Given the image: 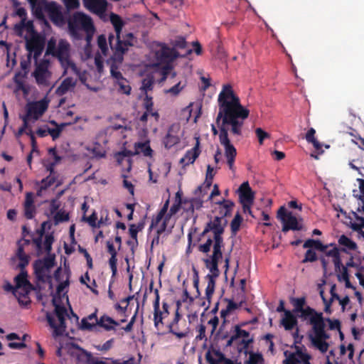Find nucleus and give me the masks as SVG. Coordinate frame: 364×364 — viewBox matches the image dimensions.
Returning <instances> with one entry per match:
<instances>
[{
	"instance_id": "1",
	"label": "nucleus",
	"mask_w": 364,
	"mask_h": 364,
	"mask_svg": "<svg viewBox=\"0 0 364 364\" xmlns=\"http://www.w3.org/2000/svg\"><path fill=\"white\" fill-rule=\"evenodd\" d=\"M218 113L215 122L220 129L219 140L225 148V157L235 158L237 151L230 143L228 132L232 135L240 136L250 110L241 105L240 97L230 84L223 85L218 95Z\"/></svg>"
},
{
	"instance_id": "2",
	"label": "nucleus",
	"mask_w": 364,
	"mask_h": 364,
	"mask_svg": "<svg viewBox=\"0 0 364 364\" xmlns=\"http://www.w3.org/2000/svg\"><path fill=\"white\" fill-rule=\"evenodd\" d=\"M290 303L295 307V312H301V315H299V318L307 321V323L312 326L315 334V338L312 341L314 345L321 353H326L328 348V344L326 340L329 338V336L325 331L326 324L323 314L317 312L309 306H306L305 296L291 297L290 298Z\"/></svg>"
},
{
	"instance_id": "3",
	"label": "nucleus",
	"mask_w": 364,
	"mask_h": 364,
	"mask_svg": "<svg viewBox=\"0 0 364 364\" xmlns=\"http://www.w3.org/2000/svg\"><path fill=\"white\" fill-rule=\"evenodd\" d=\"M68 26L70 35L75 38H79V31H84L87 34V41L95 31L91 17L82 12L73 14L68 21Z\"/></svg>"
},
{
	"instance_id": "4",
	"label": "nucleus",
	"mask_w": 364,
	"mask_h": 364,
	"mask_svg": "<svg viewBox=\"0 0 364 364\" xmlns=\"http://www.w3.org/2000/svg\"><path fill=\"white\" fill-rule=\"evenodd\" d=\"M68 316L67 309L64 306L55 304L54 314L46 312V320L53 328V336H63L66 329L65 317Z\"/></svg>"
},
{
	"instance_id": "5",
	"label": "nucleus",
	"mask_w": 364,
	"mask_h": 364,
	"mask_svg": "<svg viewBox=\"0 0 364 364\" xmlns=\"http://www.w3.org/2000/svg\"><path fill=\"white\" fill-rule=\"evenodd\" d=\"M203 262L205 267L210 271V274H208L205 277L208 280L205 289V297L210 303L215 288V279L220 275V270L218 269L219 259L208 257L203 259Z\"/></svg>"
},
{
	"instance_id": "6",
	"label": "nucleus",
	"mask_w": 364,
	"mask_h": 364,
	"mask_svg": "<svg viewBox=\"0 0 364 364\" xmlns=\"http://www.w3.org/2000/svg\"><path fill=\"white\" fill-rule=\"evenodd\" d=\"M48 107V103L44 100L28 102L25 106L26 114L19 117L21 120L34 122L45 113Z\"/></svg>"
},
{
	"instance_id": "7",
	"label": "nucleus",
	"mask_w": 364,
	"mask_h": 364,
	"mask_svg": "<svg viewBox=\"0 0 364 364\" xmlns=\"http://www.w3.org/2000/svg\"><path fill=\"white\" fill-rule=\"evenodd\" d=\"M70 43L65 39H60L58 41L56 51L53 55L54 57L58 58L64 69V73L67 72L68 68H71L74 71L77 70L75 64L70 60Z\"/></svg>"
},
{
	"instance_id": "8",
	"label": "nucleus",
	"mask_w": 364,
	"mask_h": 364,
	"mask_svg": "<svg viewBox=\"0 0 364 364\" xmlns=\"http://www.w3.org/2000/svg\"><path fill=\"white\" fill-rule=\"evenodd\" d=\"M277 218L282 223V231L287 232L289 230H301L302 224L298 222L296 216L291 212H287L284 206L279 208L277 211Z\"/></svg>"
},
{
	"instance_id": "9",
	"label": "nucleus",
	"mask_w": 364,
	"mask_h": 364,
	"mask_svg": "<svg viewBox=\"0 0 364 364\" xmlns=\"http://www.w3.org/2000/svg\"><path fill=\"white\" fill-rule=\"evenodd\" d=\"M210 220L206 223L200 237H204L209 232H213V237H222L228 221L221 216L212 217L208 215Z\"/></svg>"
},
{
	"instance_id": "10",
	"label": "nucleus",
	"mask_w": 364,
	"mask_h": 364,
	"mask_svg": "<svg viewBox=\"0 0 364 364\" xmlns=\"http://www.w3.org/2000/svg\"><path fill=\"white\" fill-rule=\"evenodd\" d=\"M45 43V37L38 33H33L30 38L26 39V48L29 53V58L33 53L34 59L37 60L43 53Z\"/></svg>"
},
{
	"instance_id": "11",
	"label": "nucleus",
	"mask_w": 364,
	"mask_h": 364,
	"mask_svg": "<svg viewBox=\"0 0 364 364\" xmlns=\"http://www.w3.org/2000/svg\"><path fill=\"white\" fill-rule=\"evenodd\" d=\"M295 352H284L286 359L284 360V364H311V355L303 351V348L295 346Z\"/></svg>"
},
{
	"instance_id": "12",
	"label": "nucleus",
	"mask_w": 364,
	"mask_h": 364,
	"mask_svg": "<svg viewBox=\"0 0 364 364\" xmlns=\"http://www.w3.org/2000/svg\"><path fill=\"white\" fill-rule=\"evenodd\" d=\"M15 287L21 289L19 294L22 296H26L33 289L32 284L28 279L27 271L20 270V273L14 277Z\"/></svg>"
},
{
	"instance_id": "13",
	"label": "nucleus",
	"mask_w": 364,
	"mask_h": 364,
	"mask_svg": "<svg viewBox=\"0 0 364 364\" xmlns=\"http://www.w3.org/2000/svg\"><path fill=\"white\" fill-rule=\"evenodd\" d=\"M178 57L175 48H171L165 44L161 45L159 50L155 52V58L158 64H168Z\"/></svg>"
},
{
	"instance_id": "14",
	"label": "nucleus",
	"mask_w": 364,
	"mask_h": 364,
	"mask_svg": "<svg viewBox=\"0 0 364 364\" xmlns=\"http://www.w3.org/2000/svg\"><path fill=\"white\" fill-rule=\"evenodd\" d=\"M45 11L48 13L50 21L57 26L64 24L65 19L60 9L59 6L55 2H48L45 4Z\"/></svg>"
},
{
	"instance_id": "15",
	"label": "nucleus",
	"mask_w": 364,
	"mask_h": 364,
	"mask_svg": "<svg viewBox=\"0 0 364 364\" xmlns=\"http://www.w3.org/2000/svg\"><path fill=\"white\" fill-rule=\"evenodd\" d=\"M180 129L179 124H173L168 127L167 134L163 139V144L166 149H170L180 142L178 136Z\"/></svg>"
},
{
	"instance_id": "16",
	"label": "nucleus",
	"mask_w": 364,
	"mask_h": 364,
	"mask_svg": "<svg viewBox=\"0 0 364 364\" xmlns=\"http://www.w3.org/2000/svg\"><path fill=\"white\" fill-rule=\"evenodd\" d=\"M292 311H285L284 314L281 319V325L283 326L286 331H291L298 324L297 317L301 315V312H295V307Z\"/></svg>"
},
{
	"instance_id": "17",
	"label": "nucleus",
	"mask_w": 364,
	"mask_h": 364,
	"mask_svg": "<svg viewBox=\"0 0 364 364\" xmlns=\"http://www.w3.org/2000/svg\"><path fill=\"white\" fill-rule=\"evenodd\" d=\"M114 40V36L113 34H110L109 36V43L112 49H114V53L113 56L111 57L109 60L107 61L108 64H114L118 65V68L122 63L124 60V54L127 52L126 48H122L120 46V43L118 44V47L114 46L113 41Z\"/></svg>"
},
{
	"instance_id": "18",
	"label": "nucleus",
	"mask_w": 364,
	"mask_h": 364,
	"mask_svg": "<svg viewBox=\"0 0 364 364\" xmlns=\"http://www.w3.org/2000/svg\"><path fill=\"white\" fill-rule=\"evenodd\" d=\"M240 203H253L255 193L250 186L248 181L243 182L237 190Z\"/></svg>"
},
{
	"instance_id": "19",
	"label": "nucleus",
	"mask_w": 364,
	"mask_h": 364,
	"mask_svg": "<svg viewBox=\"0 0 364 364\" xmlns=\"http://www.w3.org/2000/svg\"><path fill=\"white\" fill-rule=\"evenodd\" d=\"M85 6L94 14H103L107 8V0H83Z\"/></svg>"
},
{
	"instance_id": "20",
	"label": "nucleus",
	"mask_w": 364,
	"mask_h": 364,
	"mask_svg": "<svg viewBox=\"0 0 364 364\" xmlns=\"http://www.w3.org/2000/svg\"><path fill=\"white\" fill-rule=\"evenodd\" d=\"M199 138H196V143L193 148L188 150L184 156L180 160V163L183 166H187L194 163L196 159L200 154Z\"/></svg>"
},
{
	"instance_id": "21",
	"label": "nucleus",
	"mask_w": 364,
	"mask_h": 364,
	"mask_svg": "<svg viewBox=\"0 0 364 364\" xmlns=\"http://www.w3.org/2000/svg\"><path fill=\"white\" fill-rule=\"evenodd\" d=\"M97 309H95V312L81 320V329L90 331L97 326V322H99V318L97 316Z\"/></svg>"
},
{
	"instance_id": "22",
	"label": "nucleus",
	"mask_w": 364,
	"mask_h": 364,
	"mask_svg": "<svg viewBox=\"0 0 364 364\" xmlns=\"http://www.w3.org/2000/svg\"><path fill=\"white\" fill-rule=\"evenodd\" d=\"M97 326L104 328L107 331H114L115 327L119 325V323L107 315H103L97 322Z\"/></svg>"
},
{
	"instance_id": "23",
	"label": "nucleus",
	"mask_w": 364,
	"mask_h": 364,
	"mask_svg": "<svg viewBox=\"0 0 364 364\" xmlns=\"http://www.w3.org/2000/svg\"><path fill=\"white\" fill-rule=\"evenodd\" d=\"M48 71L47 65L45 63H40L37 65L33 75L36 78V82L39 85H43L46 82V73Z\"/></svg>"
},
{
	"instance_id": "24",
	"label": "nucleus",
	"mask_w": 364,
	"mask_h": 364,
	"mask_svg": "<svg viewBox=\"0 0 364 364\" xmlns=\"http://www.w3.org/2000/svg\"><path fill=\"white\" fill-rule=\"evenodd\" d=\"M326 255L333 258L336 271H340L343 269L344 266L342 264L339 250L337 247L334 246L332 250L326 252Z\"/></svg>"
},
{
	"instance_id": "25",
	"label": "nucleus",
	"mask_w": 364,
	"mask_h": 364,
	"mask_svg": "<svg viewBox=\"0 0 364 364\" xmlns=\"http://www.w3.org/2000/svg\"><path fill=\"white\" fill-rule=\"evenodd\" d=\"M213 254L209 257L210 258L220 259L223 257L222 249L224 247L223 238L213 237Z\"/></svg>"
},
{
	"instance_id": "26",
	"label": "nucleus",
	"mask_w": 364,
	"mask_h": 364,
	"mask_svg": "<svg viewBox=\"0 0 364 364\" xmlns=\"http://www.w3.org/2000/svg\"><path fill=\"white\" fill-rule=\"evenodd\" d=\"M33 269L38 280L44 282L48 270L43 265L41 259H37L34 262Z\"/></svg>"
},
{
	"instance_id": "27",
	"label": "nucleus",
	"mask_w": 364,
	"mask_h": 364,
	"mask_svg": "<svg viewBox=\"0 0 364 364\" xmlns=\"http://www.w3.org/2000/svg\"><path fill=\"white\" fill-rule=\"evenodd\" d=\"M217 204L220 205V213L223 218H225L226 217L230 215L232 208L235 205L232 201L225 199H223L222 201L218 202Z\"/></svg>"
},
{
	"instance_id": "28",
	"label": "nucleus",
	"mask_w": 364,
	"mask_h": 364,
	"mask_svg": "<svg viewBox=\"0 0 364 364\" xmlns=\"http://www.w3.org/2000/svg\"><path fill=\"white\" fill-rule=\"evenodd\" d=\"M135 154L143 153L145 156H151L153 150L149 145V141L144 142H136L134 144Z\"/></svg>"
},
{
	"instance_id": "29",
	"label": "nucleus",
	"mask_w": 364,
	"mask_h": 364,
	"mask_svg": "<svg viewBox=\"0 0 364 364\" xmlns=\"http://www.w3.org/2000/svg\"><path fill=\"white\" fill-rule=\"evenodd\" d=\"M216 354L219 355V360L215 359L210 354V352H208L205 355V358L207 362L209 364H234V362L228 358H225L224 355L219 351L216 352Z\"/></svg>"
},
{
	"instance_id": "30",
	"label": "nucleus",
	"mask_w": 364,
	"mask_h": 364,
	"mask_svg": "<svg viewBox=\"0 0 364 364\" xmlns=\"http://www.w3.org/2000/svg\"><path fill=\"white\" fill-rule=\"evenodd\" d=\"M109 19L114 28V31L116 33V36L119 38V35L121 34L122 28L124 26V22L122 19V18L116 14L111 13L109 15Z\"/></svg>"
},
{
	"instance_id": "31",
	"label": "nucleus",
	"mask_w": 364,
	"mask_h": 364,
	"mask_svg": "<svg viewBox=\"0 0 364 364\" xmlns=\"http://www.w3.org/2000/svg\"><path fill=\"white\" fill-rule=\"evenodd\" d=\"M340 245L343 246L342 251L346 252V249L349 250H355L358 247L357 244L345 235H342L338 239Z\"/></svg>"
},
{
	"instance_id": "32",
	"label": "nucleus",
	"mask_w": 364,
	"mask_h": 364,
	"mask_svg": "<svg viewBox=\"0 0 364 364\" xmlns=\"http://www.w3.org/2000/svg\"><path fill=\"white\" fill-rule=\"evenodd\" d=\"M134 38V36L132 33H127L122 40H121L120 35H119V38L116 36V43L114 46L118 47V44L120 43L122 48H126V51H127L129 47L133 46Z\"/></svg>"
},
{
	"instance_id": "33",
	"label": "nucleus",
	"mask_w": 364,
	"mask_h": 364,
	"mask_svg": "<svg viewBox=\"0 0 364 364\" xmlns=\"http://www.w3.org/2000/svg\"><path fill=\"white\" fill-rule=\"evenodd\" d=\"M154 102L151 97H149L146 95L144 100V107L146 109V112L149 114V115L154 117L156 121H158L159 119V114L157 111H153Z\"/></svg>"
},
{
	"instance_id": "34",
	"label": "nucleus",
	"mask_w": 364,
	"mask_h": 364,
	"mask_svg": "<svg viewBox=\"0 0 364 364\" xmlns=\"http://www.w3.org/2000/svg\"><path fill=\"white\" fill-rule=\"evenodd\" d=\"M316 130L314 128H310L306 134L305 139L308 143L312 144L315 149L319 151L322 148V145L315 138Z\"/></svg>"
},
{
	"instance_id": "35",
	"label": "nucleus",
	"mask_w": 364,
	"mask_h": 364,
	"mask_svg": "<svg viewBox=\"0 0 364 364\" xmlns=\"http://www.w3.org/2000/svg\"><path fill=\"white\" fill-rule=\"evenodd\" d=\"M162 309H163V311H161V309H159V316H160V318H161V320L159 321H156V318H155V311H154V326L156 328H159V325L160 324H163V319L164 318H166V316H168L169 314V311H168V309H169V306L168 304L165 302V301H163L162 303Z\"/></svg>"
},
{
	"instance_id": "36",
	"label": "nucleus",
	"mask_w": 364,
	"mask_h": 364,
	"mask_svg": "<svg viewBox=\"0 0 364 364\" xmlns=\"http://www.w3.org/2000/svg\"><path fill=\"white\" fill-rule=\"evenodd\" d=\"M75 85V82L73 81V79L72 77H67L62 82L58 88V90L61 94H65L70 87H74Z\"/></svg>"
},
{
	"instance_id": "37",
	"label": "nucleus",
	"mask_w": 364,
	"mask_h": 364,
	"mask_svg": "<svg viewBox=\"0 0 364 364\" xmlns=\"http://www.w3.org/2000/svg\"><path fill=\"white\" fill-rule=\"evenodd\" d=\"M180 319V314L178 311V309H176V312L175 314V318H173L171 323L168 325L169 332L172 334L175 335L178 338H182L186 336L187 333L183 332H176L173 330V325L178 323V321Z\"/></svg>"
},
{
	"instance_id": "38",
	"label": "nucleus",
	"mask_w": 364,
	"mask_h": 364,
	"mask_svg": "<svg viewBox=\"0 0 364 364\" xmlns=\"http://www.w3.org/2000/svg\"><path fill=\"white\" fill-rule=\"evenodd\" d=\"M242 220V217L239 213L235 215L234 218L230 223V228L232 235H235L238 232Z\"/></svg>"
},
{
	"instance_id": "39",
	"label": "nucleus",
	"mask_w": 364,
	"mask_h": 364,
	"mask_svg": "<svg viewBox=\"0 0 364 364\" xmlns=\"http://www.w3.org/2000/svg\"><path fill=\"white\" fill-rule=\"evenodd\" d=\"M116 84L119 86L118 92L129 95L131 92L132 88L129 85V81L124 78L123 80H120Z\"/></svg>"
},
{
	"instance_id": "40",
	"label": "nucleus",
	"mask_w": 364,
	"mask_h": 364,
	"mask_svg": "<svg viewBox=\"0 0 364 364\" xmlns=\"http://www.w3.org/2000/svg\"><path fill=\"white\" fill-rule=\"evenodd\" d=\"M232 333H234V338H236L237 340L240 338H251L250 332L240 328V325H235L233 327Z\"/></svg>"
},
{
	"instance_id": "41",
	"label": "nucleus",
	"mask_w": 364,
	"mask_h": 364,
	"mask_svg": "<svg viewBox=\"0 0 364 364\" xmlns=\"http://www.w3.org/2000/svg\"><path fill=\"white\" fill-rule=\"evenodd\" d=\"M110 74L111 76L115 80V82L123 80L125 78L123 77L122 73L119 70L118 65H116V63L110 65Z\"/></svg>"
},
{
	"instance_id": "42",
	"label": "nucleus",
	"mask_w": 364,
	"mask_h": 364,
	"mask_svg": "<svg viewBox=\"0 0 364 364\" xmlns=\"http://www.w3.org/2000/svg\"><path fill=\"white\" fill-rule=\"evenodd\" d=\"M154 294H155V300L154 301V303H153V307H154V310L155 311V318L156 321H159L161 320V318H160V313H159V303H160V296H159V290L157 289H156L154 290Z\"/></svg>"
},
{
	"instance_id": "43",
	"label": "nucleus",
	"mask_w": 364,
	"mask_h": 364,
	"mask_svg": "<svg viewBox=\"0 0 364 364\" xmlns=\"http://www.w3.org/2000/svg\"><path fill=\"white\" fill-rule=\"evenodd\" d=\"M16 259H18V263L16 267V269H19L22 271H26V267L28 265L30 262V256H21L16 257Z\"/></svg>"
},
{
	"instance_id": "44",
	"label": "nucleus",
	"mask_w": 364,
	"mask_h": 364,
	"mask_svg": "<svg viewBox=\"0 0 364 364\" xmlns=\"http://www.w3.org/2000/svg\"><path fill=\"white\" fill-rule=\"evenodd\" d=\"M185 85H181V82H177L175 85L168 90H165L166 94H170L172 96H177L181 91L184 88Z\"/></svg>"
},
{
	"instance_id": "45",
	"label": "nucleus",
	"mask_w": 364,
	"mask_h": 364,
	"mask_svg": "<svg viewBox=\"0 0 364 364\" xmlns=\"http://www.w3.org/2000/svg\"><path fill=\"white\" fill-rule=\"evenodd\" d=\"M69 220V214L65 211H58L54 215V222L57 225L59 223L66 222Z\"/></svg>"
},
{
	"instance_id": "46",
	"label": "nucleus",
	"mask_w": 364,
	"mask_h": 364,
	"mask_svg": "<svg viewBox=\"0 0 364 364\" xmlns=\"http://www.w3.org/2000/svg\"><path fill=\"white\" fill-rule=\"evenodd\" d=\"M17 250L16 251L15 255L11 258V262H15L16 260V257L21 256H28V255L26 254L24 252L23 245L21 243V240L17 241Z\"/></svg>"
},
{
	"instance_id": "47",
	"label": "nucleus",
	"mask_w": 364,
	"mask_h": 364,
	"mask_svg": "<svg viewBox=\"0 0 364 364\" xmlns=\"http://www.w3.org/2000/svg\"><path fill=\"white\" fill-rule=\"evenodd\" d=\"M43 265L49 271L55 265V255H48L41 259Z\"/></svg>"
},
{
	"instance_id": "48",
	"label": "nucleus",
	"mask_w": 364,
	"mask_h": 364,
	"mask_svg": "<svg viewBox=\"0 0 364 364\" xmlns=\"http://www.w3.org/2000/svg\"><path fill=\"white\" fill-rule=\"evenodd\" d=\"M84 218L88 223V224L92 228H100L102 224V220H100L98 223H97V216L95 212H93L88 218Z\"/></svg>"
},
{
	"instance_id": "49",
	"label": "nucleus",
	"mask_w": 364,
	"mask_h": 364,
	"mask_svg": "<svg viewBox=\"0 0 364 364\" xmlns=\"http://www.w3.org/2000/svg\"><path fill=\"white\" fill-rule=\"evenodd\" d=\"M54 242V237L53 234H48L45 237L44 246L45 250L48 254H50L52 250V244Z\"/></svg>"
},
{
	"instance_id": "50",
	"label": "nucleus",
	"mask_w": 364,
	"mask_h": 364,
	"mask_svg": "<svg viewBox=\"0 0 364 364\" xmlns=\"http://www.w3.org/2000/svg\"><path fill=\"white\" fill-rule=\"evenodd\" d=\"M36 210L35 205H24V216L26 219H33L35 216Z\"/></svg>"
},
{
	"instance_id": "51",
	"label": "nucleus",
	"mask_w": 364,
	"mask_h": 364,
	"mask_svg": "<svg viewBox=\"0 0 364 364\" xmlns=\"http://www.w3.org/2000/svg\"><path fill=\"white\" fill-rule=\"evenodd\" d=\"M255 134L258 138L259 144H262L265 139L270 138V135L267 132L264 131L262 128H257Z\"/></svg>"
},
{
	"instance_id": "52",
	"label": "nucleus",
	"mask_w": 364,
	"mask_h": 364,
	"mask_svg": "<svg viewBox=\"0 0 364 364\" xmlns=\"http://www.w3.org/2000/svg\"><path fill=\"white\" fill-rule=\"evenodd\" d=\"M316 259H317L316 253L314 250L309 249L306 252L305 256H304V259L302 260V262L303 263H306V262H315Z\"/></svg>"
},
{
	"instance_id": "53",
	"label": "nucleus",
	"mask_w": 364,
	"mask_h": 364,
	"mask_svg": "<svg viewBox=\"0 0 364 364\" xmlns=\"http://www.w3.org/2000/svg\"><path fill=\"white\" fill-rule=\"evenodd\" d=\"M57 46H56V41L54 38H51L47 44V48H46V54L47 55H53L55 54V52L56 51Z\"/></svg>"
},
{
	"instance_id": "54",
	"label": "nucleus",
	"mask_w": 364,
	"mask_h": 364,
	"mask_svg": "<svg viewBox=\"0 0 364 364\" xmlns=\"http://www.w3.org/2000/svg\"><path fill=\"white\" fill-rule=\"evenodd\" d=\"M213 243H214L213 239L209 237L204 244L199 245L198 250L203 253H208Z\"/></svg>"
},
{
	"instance_id": "55",
	"label": "nucleus",
	"mask_w": 364,
	"mask_h": 364,
	"mask_svg": "<svg viewBox=\"0 0 364 364\" xmlns=\"http://www.w3.org/2000/svg\"><path fill=\"white\" fill-rule=\"evenodd\" d=\"M141 228H142V225H139L136 226L134 224H132L129 226V232L130 237L132 239L135 240L136 242H137L138 232L141 230Z\"/></svg>"
},
{
	"instance_id": "56",
	"label": "nucleus",
	"mask_w": 364,
	"mask_h": 364,
	"mask_svg": "<svg viewBox=\"0 0 364 364\" xmlns=\"http://www.w3.org/2000/svg\"><path fill=\"white\" fill-rule=\"evenodd\" d=\"M138 310H139V304H137L136 311H135L134 314L133 315V316L131 318V319H130L129 322L128 323V324L126 326L122 327V329L124 331L130 332V331H132L134 323L136 321V316H137V314H138Z\"/></svg>"
},
{
	"instance_id": "57",
	"label": "nucleus",
	"mask_w": 364,
	"mask_h": 364,
	"mask_svg": "<svg viewBox=\"0 0 364 364\" xmlns=\"http://www.w3.org/2000/svg\"><path fill=\"white\" fill-rule=\"evenodd\" d=\"M68 10L76 9L80 6L79 0H62Z\"/></svg>"
},
{
	"instance_id": "58",
	"label": "nucleus",
	"mask_w": 364,
	"mask_h": 364,
	"mask_svg": "<svg viewBox=\"0 0 364 364\" xmlns=\"http://www.w3.org/2000/svg\"><path fill=\"white\" fill-rule=\"evenodd\" d=\"M109 264L112 271V277H114L117 272V255H111L109 259Z\"/></svg>"
},
{
	"instance_id": "59",
	"label": "nucleus",
	"mask_w": 364,
	"mask_h": 364,
	"mask_svg": "<svg viewBox=\"0 0 364 364\" xmlns=\"http://www.w3.org/2000/svg\"><path fill=\"white\" fill-rule=\"evenodd\" d=\"M97 45L103 53L107 50V43L105 36L100 35L97 38Z\"/></svg>"
},
{
	"instance_id": "60",
	"label": "nucleus",
	"mask_w": 364,
	"mask_h": 364,
	"mask_svg": "<svg viewBox=\"0 0 364 364\" xmlns=\"http://www.w3.org/2000/svg\"><path fill=\"white\" fill-rule=\"evenodd\" d=\"M314 247L322 252H327V248L330 246H335V245L333 243H331L329 245H323L322 244V242L320 241V240H314Z\"/></svg>"
},
{
	"instance_id": "61",
	"label": "nucleus",
	"mask_w": 364,
	"mask_h": 364,
	"mask_svg": "<svg viewBox=\"0 0 364 364\" xmlns=\"http://www.w3.org/2000/svg\"><path fill=\"white\" fill-rule=\"evenodd\" d=\"M180 208H181V202L180 201L173 204L171 206L168 213L165 216L166 219V220H169L171 218L172 215H173L176 213H177V212L179 210Z\"/></svg>"
},
{
	"instance_id": "62",
	"label": "nucleus",
	"mask_w": 364,
	"mask_h": 364,
	"mask_svg": "<svg viewBox=\"0 0 364 364\" xmlns=\"http://www.w3.org/2000/svg\"><path fill=\"white\" fill-rule=\"evenodd\" d=\"M263 360L262 356L258 353H250L248 363L249 364H259Z\"/></svg>"
},
{
	"instance_id": "63",
	"label": "nucleus",
	"mask_w": 364,
	"mask_h": 364,
	"mask_svg": "<svg viewBox=\"0 0 364 364\" xmlns=\"http://www.w3.org/2000/svg\"><path fill=\"white\" fill-rule=\"evenodd\" d=\"M30 4L31 5L32 8L35 9V14L36 16L40 17L42 16V8L40 5H38V0H27Z\"/></svg>"
},
{
	"instance_id": "64",
	"label": "nucleus",
	"mask_w": 364,
	"mask_h": 364,
	"mask_svg": "<svg viewBox=\"0 0 364 364\" xmlns=\"http://www.w3.org/2000/svg\"><path fill=\"white\" fill-rule=\"evenodd\" d=\"M62 130V126L57 127L56 128H48V134L52 136L53 139L55 140L60 136Z\"/></svg>"
}]
</instances>
